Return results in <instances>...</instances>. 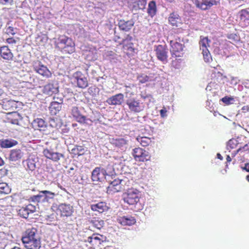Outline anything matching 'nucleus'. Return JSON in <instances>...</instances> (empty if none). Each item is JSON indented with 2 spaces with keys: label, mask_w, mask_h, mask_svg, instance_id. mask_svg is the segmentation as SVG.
<instances>
[{
  "label": "nucleus",
  "mask_w": 249,
  "mask_h": 249,
  "mask_svg": "<svg viewBox=\"0 0 249 249\" xmlns=\"http://www.w3.org/2000/svg\"><path fill=\"white\" fill-rule=\"evenodd\" d=\"M168 21L173 26L178 27L182 24V20L179 16L176 13L173 12L168 17Z\"/></svg>",
  "instance_id": "nucleus-23"
},
{
  "label": "nucleus",
  "mask_w": 249,
  "mask_h": 249,
  "mask_svg": "<svg viewBox=\"0 0 249 249\" xmlns=\"http://www.w3.org/2000/svg\"><path fill=\"white\" fill-rule=\"evenodd\" d=\"M140 194L138 190L130 188L123 195L124 201L129 205H132L137 211L142 210L144 204L140 201Z\"/></svg>",
  "instance_id": "nucleus-3"
},
{
  "label": "nucleus",
  "mask_w": 249,
  "mask_h": 249,
  "mask_svg": "<svg viewBox=\"0 0 249 249\" xmlns=\"http://www.w3.org/2000/svg\"><path fill=\"white\" fill-rule=\"evenodd\" d=\"M33 68L35 71L45 78H49L52 76L51 71L40 61L36 60L34 61L33 63Z\"/></svg>",
  "instance_id": "nucleus-8"
},
{
  "label": "nucleus",
  "mask_w": 249,
  "mask_h": 249,
  "mask_svg": "<svg viewBox=\"0 0 249 249\" xmlns=\"http://www.w3.org/2000/svg\"><path fill=\"white\" fill-rule=\"evenodd\" d=\"M60 188L62 190H64V191H66L65 188H63L62 186H60Z\"/></svg>",
  "instance_id": "nucleus-64"
},
{
  "label": "nucleus",
  "mask_w": 249,
  "mask_h": 249,
  "mask_svg": "<svg viewBox=\"0 0 249 249\" xmlns=\"http://www.w3.org/2000/svg\"><path fill=\"white\" fill-rule=\"evenodd\" d=\"M135 87V85L134 84L130 85L129 86H127V85L124 86V87L126 89H128V88L131 89L132 87Z\"/></svg>",
  "instance_id": "nucleus-58"
},
{
  "label": "nucleus",
  "mask_w": 249,
  "mask_h": 249,
  "mask_svg": "<svg viewBox=\"0 0 249 249\" xmlns=\"http://www.w3.org/2000/svg\"><path fill=\"white\" fill-rule=\"evenodd\" d=\"M0 191L1 193L7 194L9 192V187L5 183H0Z\"/></svg>",
  "instance_id": "nucleus-41"
},
{
  "label": "nucleus",
  "mask_w": 249,
  "mask_h": 249,
  "mask_svg": "<svg viewBox=\"0 0 249 249\" xmlns=\"http://www.w3.org/2000/svg\"><path fill=\"white\" fill-rule=\"evenodd\" d=\"M226 160H227V161L229 162H231V159L229 155L227 156Z\"/></svg>",
  "instance_id": "nucleus-60"
},
{
  "label": "nucleus",
  "mask_w": 249,
  "mask_h": 249,
  "mask_svg": "<svg viewBox=\"0 0 249 249\" xmlns=\"http://www.w3.org/2000/svg\"><path fill=\"white\" fill-rule=\"evenodd\" d=\"M243 169L249 172V162L245 164V166L243 168Z\"/></svg>",
  "instance_id": "nucleus-55"
},
{
  "label": "nucleus",
  "mask_w": 249,
  "mask_h": 249,
  "mask_svg": "<svg viewBox=\"0 0 249 249\" xmlns=\"http://www.w3.org/2000/svg\"><path fill=\"white\" fill-rule=\"evenodd\" d=\"M53 100L54 102H57L59 104H62L63 102V98L61 96H59V94L57 93L54 94Z\"/></svg>",
  "instance_id": "nucleus-45"
},
{
  "label": "nucleus",
  "mask_w": 249,
  "mask_h": 249,
  "mask_svg": "<svg viewBox=\"0 0 249 249\" xmlns=\"http://www.w3.org/2000/svg\"><path fill=\"white\" fill-rule=\"evenodd\" d=\"M246 179L249 182V175L246 176Z\"/></svg>",
  "instance_id": "nucleus-63"
},
{
  "label": "nucleus",
  "mask_w": 249,
  "mask_h": 249,
  "mask_svg": "<svg viewBox=\"0 0 249 249\" xmlns=\"http://www.w3.org/2000/svg\"><path fill=\"white\" fill-rule=\"evenodd\" d=\"M124 98L122 93H118L108 98L106 102L109 105H120L124 101Z\"/></svg>",
  "instance_id": "nucleus-21"
},
{
  "label": "nucleus",
  "mask_w": 249,
  "mask_h": 249,
  "mask_svg": "<svg viewBox=\"0 0 249 249\" xmlns=\"http://www.w3.org/2000/svg\"><path fill=\"white\" fill-rule=\"evenodd\" d=\"M232 144H233V141L231 140H230L228 143V148L233 149L234 147L232 146Z\"/></svg>",
  "instance_id": "nucleus-54"
},
{
  "label": "nucleus",
  "mask_w": 249,
  "mask_h": 249,
  "mask_svg": "<svg viewBox=\"0 0 249 249\" xmlns=\"http://www.w3.org/2000/svg\"><path fill=\"white\" fill-rule=\"evenodd\" d=\"M134 22L132 19L127 21L121 19L118 22V26L120 30L124 31H129L134 26Z\"/></svg>",
  "instance_id": "nucleus-25"
},
{
  "label": "nucleus",
  "mask_w": 249,
  "mask_h": 249,
  "mask_svg": "<svg viewBox=\"0 0 249 249\" xmlns=\"http://www.w3.org/2000/svg\"><path fill=\"white\" fill-rule=\"evenodd\" d=\"M154 51L157 59L163 64L168 61V50L165 45H158L155 46Z\"/></svg>",
  "instance_id": "nucleus-10"
},
{
  "label": "nucleus",
  "mask_w": 249,
  "mask_h": 249,
  "mask_svg": "<svg viewBox=\"0 0 249 249\" xmlns=\"http://www.w3.org/2000/svg\"><path fill=\"white\" fill-rule=\"evenodd\" d=\"M27 208V210L31 213H32L36 211V206L32 204H28L26 206Z\"/></svg>",
  "instance_id": "nucleus-47"
},
{
  "label": "nucleus",
  "mask_w": 249,
  "mask_h": 249,
  "mask_svg": "<svg viewBox=\"0 0 249 249\" xmlns=\"http://www.w3.org/2000/svg\"><path fill=\"white\" fill-rule=\"evenodd\" d=\"M40 193H42L45 195L46 198H49L50 199H53L54 196L58 194H55L49 191L44 190L40 192Z\"/></svg>",
  "instance_id": "nucleus-40"
},
{
  "label": "nucleus",
  "mask_w": 249,
  "mask_h": 249,
  "mask_svg": "<svg viewBox=\"0 0 249 249\" xmlns=\"http://www.w3.org/2000/svg\"><path fill=\"white\" fill-rule=\"evenodd\" d=\"M56 211L57 214H60V216L69 217L73 213V208L69 204L61 203L58 205Z\"/></svg>",
  "instance_id": "nucleus-12"
},
{
  "label": "nucleus",
  "mask_w": 249,
  "mask_h": 249,
  "mask_svg": "<svg viewBox=\"0 0 249 249\" xmlns=\"http://www.w3.org/2000/svg\"><path fill=\"white\" fill-rule=\"evenodd\" d=\"M31 213L28 210L26 206L21 207L18 210V214L22 217L24 218H28L29 214Z\"/></svg>",
  "instance_id": "nucleus-38"
},
{
  "label": "nucleus",
  "mask_w": 249,
  "mask_h": 249,
  "mask_svg": "<svg viewBox=\"0 0 249 249\" xmlns=\"http://www.w3.org/2000/svg\"><path fill=\"white\" fill-rule=\"evenodd\" d=\"M180 38L177 36L170 41V52L172 56L179 57L183 54L184 44L180 42Z\"/></svg>",
  "instance_id": "nucleus-5"
},
{
  "label": "nucleus",
  "mask_w": 249,
  "mask_h": 249,
  "mask_svg": "<svg viewBox=\"0 0 249 249\" xmlns=\"http://www.w3.org/2000/svg\"><path fill=\"white\" fill-rule=\"evenodd\" d=\"M90 209L93 211L103 213L107 211L108 207L105 202L101 201L96 204H91Z\"/></svg>",
  "instance_id": "nucleus-22"
},
{
  "label": "nucleus",
  "mask_w": 249,
  "mask_h": 249,
  "mask_svg": "<svg viewBox=\"0 0 249 249\" xmlns=\"http://www.w3.org/2000/svg\"><path fill=\"white\" fill-rule=\"evenodd\" d=\"M122 180L119 179H115L111 181L107 189V193L108 194H114L119 192L123 190L122 183Z\"/></svg>",
  "instance_id": "nucleus-15"
},
{
  "label": "nucleus",
  "mask_w": 249,
  "mask_h": 249,
  "mask_svg": "<svg viewBox=\"0 0 249 249\" xmlns=\"http://www.w3.org/2000/svg\"><path fill=\"white\" fill-rule=\"evenodd\" d=\"M239 151L249 152V142L248 143L246 144L242 147L238 148L236 151L235 154H237Z\"/></svg>",
  "instance_id": "nucleus-44"
},
{
  "label": "nucleus",
  "mask_w": 249,
  "mask_h": 249,
  "mask_svg": "<svg viewBox=\"0 0 249 249\" xmlns=\"http://www.w3.org/2000/svg\"><path fill=\"white\" fill-rule=\"evenodd\" d=\"M0 55L3 59L7 60H12L14 57L11 50L6 46H3L0 48Z\"/></svg>",
  "instance_id": "nucleus-26"
},
{
  "label": "nucleus",
  "mask_w": 249,
  "mask_h": 249,
  "mask_svg": "<svg viewBox=\"0 0 249 249\" xmlns=\"http://www.w3.org/2000/svg\"><path fill=\"white\" fill-rule=\"evenodd\" d=\"M233 100V98L228 96H225L221 99V101L226 105H229L231 104V102Z\"/></svg>",
  "instance_id": "nucleus-46"
},
{
  "label": "nucleus",
  "mask_w": 249,
  "mask_h": 249,
  "mask_svg": "<svg viewBox=\"0 0 249 249\" xmlns=\"http://www.w3.org/2000/svg\"><path fill=\"white\" fill-rule=\"evenodd\" d=\"M42 197V196L41 195L33 196L29 198V201H32V202H33L35 203H36V202L38 203V202H40L41 198Z\"/></svg>",
  "instance_id": "nucleus-42"
},
{
  "label": "nucleus",
  "mask_w": 249,
  "mask_h": 249,
  "mask_svg": "<svg viewBox=\"0 0 249 249\" xmlns=\"http://www.w3.org/2000/svg\"><path fill=\"white\" fill-rule=\"evenodd\" d=\"M4 93V90L1 88V87L0 85V97H1Z\"/></svg>",
  "instance_id": "nucleus-57"
},
{
  "label": "nucleus",
  "mask_w": 249,
  "mask_h": 249,
  "mask_svg": "<svg viewBox=\"0 0 249 249\" xmlns=\"http://www.w3.org/2000/svg\"><path fill=\"white\" fill-rule=\"evenodd\" d=\"M121 38V37L115 35L114 36V41L115 42H119V40Z\"/></svg>",
  "instance_id": "nucleus-56"
},
{
  "label": "nucleus",
  "mask_w": 249,
  "mask_h": 249,
  "mask_svg": "<svg viewBox=\"0 0 249 249\" xmlns=\"http://www.w3.org/2000/svg\"><path fill=\"white\" fill-rule=\"evenodd\" d=\"M150 95H146V96H143V95H141V98H142V99H145L146 98H148V97H150Z\"/></svg>",
  "instance_id": "nucleus-61"
},
{
  "label": "nucleus",
  "mask_w": 249,
  "mask_h": 249,
  "mask_svg": "<svg viewBox=\"0 0 249 249\" xmlns=\"http://www.w3.org/2000/svg\"><path fill=\"white\" fill-rule=\"evenodd\" d=\"M220 0H194L195 6L202 11L209 10L214 5L219 3Z\"/></svg>",
  "instance_id": "nucleus-9"
},
{
  "label": "nucleus",
  "mask_w": 249,
  "mask_h": 249,
  "mask_svg": "<svg viewBox=\"0 0 249 249\" xmlns=\"http://www.w3.org/2000/svg\"><path fill=\"white\" fill-rule=\"evenodd\" d=\"M6 32L8 34H11L12 35H14L16 34L14 31V28L11 26H9L6 29Z\"/></svg>",
  "instance_id": "nucleus-48"
},
{
  "label": "nucleus",
  "mask_w": 249,
  "mask_h": 249,
  "mask_svg": "<svg viewBox=\"0 0 249 249\" xmlns=\"http://www.w3.org/2000/svg\"><path fill=\"white\" fill-rule=\"evenodd\" d=\"M167 110L165 107H163L162 109L160 110V114L161 117L163 118L167 116Z\"/></svg>",
  "instance_id": "nucleus-50"
},
{
  "label": "nucleus",
  "mask_w": 249,
  "mask_h": 249,
  "mask_svg": "<svg viewBox=\"0 0 249 249\" xmlns=\"http://www.w3.org/2000/svg\"><path fill=\"white\" fill-rule=\"evenodd\" d=\"M147 0H135L134 3L135 6L138 9H142L144 8L146 4Z\"/></svg>",
  "instance_id": "nucleus-39"
},
{
  "label": "nucleus",
  "mask_w": 249,
  "mask_h": 249,
  "mask_svg": "<svg viewBox=\"0 0 249 249\" xmlns=\"http://www.w3.org/2000/svg\"><path fill=\"white\" fill-rule=\"evenodd\" d=\"M71 113L73 118L78 123L80 124H85L86 123V117L82 114L78 107H72L71 109Z\"/></svg>",
  "instance_id": "nucleus-16"
},
{
  "label": "nucleus",
  "mask_w": 249,
  "mask_h": 249,
  "mask_svg": "<svg viewBox=\"0 0 249 249\" xmlns=\"http://www.w3.org/2000/svg\"><path fill=\"white\" fill-rule=\"evenodd\" d=\"M241 110L243 113H246L249 111V106L247 105L243 106L242 107Z\"/></svg>",
  "instance_id": "nucleus-52"
},
{
  "label": "nucleus",
  "mask_w": 249,
  "mask_h": 249,
  "mask_svg": "<svg viewBox=\"0 0 249 249\" xmlns=\"http://www.w3.org/2000/svg\"><path fill=\"white\" fill-rule=\"evenodd\" d=\"M76 173V170L73 167H71L68 170V174L71 177L73 176Z\"/></svg>",
  "instance_id": "nucleus-49"
},
{
  "label": "nucleus",
  "mask_w": 249,
  "mask_h": 249,
  "mask_svg": "<svg viewBox=\"0 0 249 249\" xmlns=\"http://www.w3.org/2000/svg\"><path fill=\"white\" fill-rule=\"evenodd\" d=\"M23 152L19 149H15L11 150L9 159L13 161H17L22 158Z\"/></svg>",
  "instance_id": "nucleus-27"
},
{
  "label": "nucleus",
  "mask_w": 249,
  "mask_h": 249,
  "mask_svg": "<svg viewBox=\"0 0 249 249\" xmlns=\"http://www.w3.org/2000/svg\"><path fill=\"white\" fill-rule=\"evenodd\" d=\"M54 45L58 50L66 54H71L75 51V43L71 37L66 35H59L54 38Z\"/></svg>",
  "instance_id": "nucleus-2"
},
{
  "label": "nucleus",
  "mask_w": 249,
  "mask_h": 249,
  "mask_svg": "<svg viewBox=\"0 0 249 249\" xmlns=\"http://www.w3.org/2000/svg\"><path fill=\"white\" fill-rule=\"evenodd\" d=\"M137 140L143 147L147 146L154 142L151 138L147 137H138L137 138Z\"/></svg>",
  "instance_id": "nucleus-31"
},
{
  "label": "nucleus",
  "mask_w": 249,
  "mask_h": 249,
  "mask_svg": "<svg viewBox=\"0 0 249 249\" xmlns=\"http://www.w3.org/2000/svg\"><path fill=\"white\" fill-rule=\"evenodd\" d=\"M74 78L76 79L77 87L85 89L88 86V81L87 78L81 71H76L74 74Z\"/></svg>",
  "instance_id": "nucleus-18"
},
{
  "label": "nucleus",
  "mask_w": 249,
  "mask_h": 249,
  "mask_svg": "<svg viewBox=\"0 0 249 249\" xmlns=\"http://www.w3.org/2000/svg\"><path fill=\"white\" fill-rule=\"evenodd\" d=\"M61 104L57 102H51L49 107V110L52 115H56L61 109L62 106Z\"/></svg>",
  "instance_id": "nucleus-30"
},
{
  "label": "nucleus",
  "mask_w": 249,
  "mask_h": 249,
  "mask_svg": "<svg viewBox=\"0 0 249 249\" xmlns=\"http://www.w3.org/2000/svg\"><path fill=\"white\" fill-rule=\"evenodd\" d=\"M157 12V6L155 1L152 0L149 2L147 8V13L151 17H153Z\"/></svg>",
  "instance_id": "nucleus-32"
},
{
  "label": "nucleus",
  "mask_w": 249,
  "mask_h": 249,
  "mask_svg": "<svg viewBox=\"0 0 249 249\" xmlns=\"http://www.w3.org/2000/svg\"><path fill=\"white\" fill-rule=\"evenodd\" d=\"M118 221L121 225L124 226H130L134 224L136 222L135 219L131 216H123L120 217L118 219Z\"/></svg>",
  "instance_id": "nucleus-28"
},
{
  "label": "nucleus",
  "mask_w": 249,
  "mask_h": 249,
  "mask_svg": "<svg viewBox=\"0 0 249 249\" xmlns=\"http://www.w3.org/2000/svg\"><path fill=\"white\" fill-rule=\"evenodd\" d=\"M42 92L45 95L51 96L58 93V87L55 85L53 83H48L43 87Z\"/></svg>",
  "instance_id": "nucleus-17"
},
{
  "label": "nucleus",
  "mask_w": 249,
  "mask_h": 249,
  "mask_svg": "<svg viewBox=\"0 0 249 249\" xmlns=\"http://www.w3.org/2000/svg\"><path fill=\"white\" fill-rule=\"evenodd\" d=\"M107 175L106 170L100 167H96L91 173V179L95 182H101L104 180Z\"/></svg>",
  "instance_id": "nucleus-13"
},
{
  "label": "nucleus",
  "mask_w": 249,
  "mask_h": 249,
  "mask_svg": "<svg viewBox=\"0 0 249 249\" xmlns=\"http://www.w3.org/2000/svg\"><path fill=\"white\" fill-rule=\"evenodd\" d=\"M132 155L136 161H147L150 158L148 152L146 150L140 148H135L133 150Z\"/></svg>",
  "instance_id": "nucleus-14"
},
{
  "label": "nucleus",
  "mask_w": 249,
  "mask_h": 249,
  "mask_svg": "<svg viewBox=\"0 0 249 249\" xmlns=\"http://www.w3.org/2000/svg\"><path fill=\"white\" fill-rule=\"evenodd\" d=\"M90 223L93 227L98 230L101 229L104 225V221L96 217L93 218V219L91 220Z\"/></svg>",
  "instance_id": "nucleus-33"
},
{
  "label": "nucleus",
  "mask_w": 249,
  "mask_h": 249,
  "mask_svg": "<svg viewBox=\"0 0 249 249\" xmlns=\"http://www.w3.org/2000/svg\"><path fill=\"white\" fill-rule=\"evenodd\" d=\"M18 144L17 141L12 139L0 140V147L2 148H11Z\"/></svg>",
  "instance_id": "nucleus-29"
},
{
  "label": "nucleus",
  "mask_w": 249,
  "mask_h": 249,
  "mask_svg": "<svg viewBox=\"0 0 249 249\" xmlns=\"http://www.w3.org/2000/svg\"><path fill=\"white\" fill-rule=\"evenodd\" d=\"M109 142L113 146L119 148H123L128 144V140L121 137L110 138Z\"/></svg>",
  "instance_id": "nucleus-19"
},
{
  "label": "nucleus",
  "mask_w": 249,
  "mask_h": 249,
  "mask_svg": "<svg viewBox=\"0 0 249 249\" xmlns=\"http://www.w3.org/2000/svg\"><path fill=\"white\" fill-rule=\"evenodd\" d=\"M129 110L133 113H140L144 110L145 105L143 102L135 97H129L126 101Z\"/></svg>",
  "instance_id": "nucleus-6"
},
{
  "label": "nucleus",
  "mask_w": 249,
  "mask_h": 249,
  "mask_svg": "<svg viewBox=\"0 0 249 249\" xmlns=\"http://www.w3.org/2000/svg\"><path fill=\"white\" fill-rule=\"evenodd\" d=\"M137 79L141 84H144L150 81V77L144 73L138 74Z\"/></svg>",
  "instance_id": "nucleus-36"
},
{
  "label": "nucleus",
  "mask_w": 249,
  "mask_h": 249,
  "mask_svg": "<svg viewBox=\"0 0 249 249\" xmlns=\"http://www.w3.org/2000/svg\"><path fill=\"white\" fill-rule=\"evenodd\" d=\"M217 157L218 159H220V160H222L223 159V157L219 153L217 154Z\"/></svg>",
  "instance_id": "nucleus-59"
},
{
  "label": "nucleus",
  "mask_w": 249,
  "mask_h": 249,
  "mask_svg": "<svg viewBox=\"0 0 249 249\" xmlns=\"http://www.w3.org/2000/svg\"><path fill=\"white\" fill-rule=\"evenodd\" d=\"M22 242L27 249H39L41 247V238L35 228H29L24 232Z\"/></svg>",
  "instance_id": "nucleus-1"
},
{
  "label": "nucleus",
  "mask_w": 249,
  "mask_h": 249,
  "mask_svg": "<svg viewBox=\"0 0 249 249\" xmlns=\"http://www.w3.org/2000/svg\"><path fill=\"white\" fill-rule=\"evenodd\" d=\"M210 42L211 40L208 37L200 36L199 41L200 49L202 51L203 58L206 62H210L212 60L211 53L208 49V47L210 46Z\"/></svg>",
  "instance_id": "nucleus-7"
},
{
  "label": "nucleus",
  "mask_w": 249,
  "mask_h": 249,
  "mask_svg": "<svg viewBox=\"0 0 249 249\" xmlns=\"http://www.w3.org/2000/svg\"><path fill=\"white\" fill-rule=\"evenodd\" d=\"M71 153L74 156H82L85 153V149L82 146L76 145L71 149Z\"/></svg>",
  "instance_id": "nucleus-34"
},
{
  "label": "nucleus",
  "mask_w": 249,
  "mask_h": 249,
  "mask_svg": "<svg viewBox=\"0 0 249 249\" xmlns=\"http://www.w3.org/2000/svg\"><path fill=\"white\" fill-rule=\"evenodd\" d=\"M13 103L11 101H3L2 102V106L3 109L5 110L10 109V107H12V104Z\"/></svg>",
  "instance_id": "nucleus-43"
},
{
  "label": "nucleus",
  "mask_w": 249,
  "mask_h": 249,
  "mask_svg": "<svg viewBox=\"0 0 249 249\" xmlns=\"http://www.w3.org/2000/svg\"><path fill=\"white\" fill-rule=\"evenodd\" d=\"M106 237L98 233H93L88 238L87 242L89 243L91 248H98L104 242L106 241Z\"/></svg>",
  "instance_id": "nucleus-11"
},
{
  "label": "nucleus",
  "mask_w": 249,
  "mask_h": 249,
  "mask_svg": "<svg viewBox=\"0 0 249 249\" xmlns=\"http://www.w3.org/2000/svg\"><path fill=\"white\" fill-rule=\"evenodd\" d=\"M133 38L130 35H127L122 41L119 43L122 45L123 53L128 57H131L136 53V49L133 43Z\"/></svg>",
  "instance_id": "nucleus-4"
},
{
  "label": "nucleus",
  "mask_w": 249,
  "mask_h": 249,
  "mask_svg": "<svg viewBox=\"0 0 249 249\" xmlns=\"http://www.w3.org/2000/svg\"><path fill=\"white\" fill-rule=\"evenodd\" d=\"M6 42L8 44H15L17 41L13 37H9L6 39Z\"/></svg>",
  "instance_id": "nucleus-51"
},
{
  "label": "nucleus",
  "mask_w": 249,
  "mask_h": 249,
  "mask_svg": "<svg viewBox=\"0 0 249 249\" xmlns=\"http://www.w3.org/2000/svg\"><path fill=\"white\" fill-rule=\"evenodd\" d=\"M11 249H21L18 247H14V248H13Z\"/></svg>",
  "instance_id": "nucleus-62"
},
{
  "label": "nucleus",
  "mask_w": 249,
  "mask_h": 249,
  "mask_svg": "<svg viewBox=\"0 0 249 249\" xmlns=\"http://www.w3.org/2000/svg\"><path fill=\"white\" fill-rule=\"evenodd\" d=\"M43 153L46 158L53 161H58L61 158L64 157L63 154L58 152H54L49 149H44Z\"/></svg>",
  "instance_id": "nucleus-20"
},
{
  "label": "nucleus",
  "mask_w": 249,
  "mask_h": 249,
  "mask_svg": "<svg viewBox=\"0 0 249 249\" xmlns=\"http://www.w3.org/2000/svg\"><path fill=\"white\" fill-rule=\"evenodd\" d=\"M240 18L241 21L245 22L249 20V12L246 9L241 10L239 13Z\"/></svg>",
  "instance_id": "nucleus-37"
},
{
  "label": "nucleus",
  "mask_w": 249,
  "mask_h": 249,
  "mask_svg": "<svg viewBox=\"0 0 249 249\" xmlns=\"http://www.w3.org/2000/svg\"><path fill=\"white\" fill-rule=\"evenodd\" d=\"M32 126L35 130L44 131L47 127V123L41 118H36L32 123Z\"/></svg>",
  "instance_id": "nucleus-24"
},
{
  "label": "nucleus",
  "mask_w": 249,
  "mask_h": 249,
  "mask_svg": "<svg viewBox=\"0 0 249 249\" xmlns=\"http://www.w3.org/2000/svg\"><path fill=\"white\" fill-rule=\"evenodd\" d=\"M12 0H0V4L5 5L10 3Z\"/></svg>",
  "instance_id": "nucleus-53"
},
{
  "label": "nucleus",
  "mask_w": 249,
  "mask_h": 249,
  "mask_svg": "<svg viewBox=\"0 0 249 249\" xmlns=\"http://www.w3.org/2000/svg\"><path fill=\"white\" fill-rule=\"evenodd\" d=\"M27 168L31 171H34L36 168V161L35 158L29 157L26 161Z\"/></svg>",
  "instance_id": "nucleus-35"
}]
</instances>
